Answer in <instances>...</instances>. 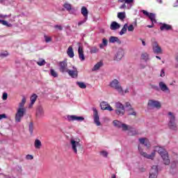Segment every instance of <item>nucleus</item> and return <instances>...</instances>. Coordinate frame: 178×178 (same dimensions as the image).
<instances>
[{
  "mask_svg": "<svg viewBox=\"0 0 178 178\" xmlns=\"http://www.w3.org/2000/svg\"><path fill=\"white\" fill-rule=\"evenodd\" d=\"M138 152L142 156H144V158H146L147 159H154V158L155 157V152H158V154L161 155L163 161L164 165L170 164V160L169 159V154L162 147L156 146L154 147V151L152 152L151 154H147V152L143 151V148H141V147L138 146Z\"/></svg>",
  "mask_w": 178,
  "mask_h": 178,
  "instance_id": "obj_1",
  "label": "nucleus"
},
{
  "mask_svg": "<svg viewBox=\"0 0 178 178\" xmlns=\"http://www.w3.org/2000/svg\"><path fill=\"white\" fill-rule=\"evenodd\" d=\"M113 124L114 127H116L117 129H122V131H129V136H136L138 134L137 130L131 128L128 124H126L119 120H115L113 121Z\"/></svg>",
  "mask_w": 178,
  "mask_h": 178,
  "instance_id": "obj_2",
  "label": "nucleus"
},
{
  "mask_svg": "<svg viewBox=\"0 0 178 178\" xmlns=\"http://www.w3.org/2000/svg\"><path fill=\"white\" fill-rule=\"evenodd\" d=\"M26 104V97H23L22 102L19 104V108L17 109V113H15V122L16 123H20L24 115H26V108H24V104Z\"/></svg>",
  "mask_w": 178,
  "mask_h": 178,
  "instance_id": "obj_3",
  "label": "nucleus"
},
{
  "mask_svg": "<svg viewBox=\"0 0 178 178\" xmlns=\"http://www.w3.org/2000/svg\"><path fill=\"white\" fill-rule=\"evenodd\" d=\"M168 127L173 131H177V124H176V115L172 112L168 113Z\"/></svg>",
  "mask_w": 178,
  "mask_h": 178,
  "instance_id": "obj_4",
  "label": "nucleus"
},
{
  "mask_svg": "<svg viewBox=\"0 0 178 178\" xmlns=\"http://www.w3.org/2000/svg\"><path fill=\"white\" fill-rule=\"evenodd\" d=\"M110 87L113 88V90H116L118 92V94H121V95H124V92H123V88L122 85H120V82L118 79H113L110 82Z\"/></svg>",
  "mask_w": 178,
  "mask_h": 178,
  "instance_id": "obj_5",
  "label": "nucleus"
},
{
  "mask_svg": "<svg viewBox=\"0 0 178 178\" xmlns=\"http://www.w3.org/2000/svg\"><path fill=\"white\" fill-rule=\"evenodd\" d=\"M152 47L154 54L156 55H162V54H163L162 47L159 46V44L156 40H152Z\"/></svg>",
  "mask_w": 178,
  "mask_h": 178,
  "instance_id": "obj_6",
  "label": "nucleus"
},
{
  "mask_svg": "<svg viewBox=\"0 0 178 178\" xmlns=\"http://www.w3.org/2000/svg\"><path fill=\"white\" fill-rule=\"evenodd\" d=\"M115 113L118 115V116H123L124 115V106L120 102L115 103Z\"/></svg>",
  "mask_w": 178,
  "mask_h": 178,
  "instance_id": "obj_7",
  "label": "nucleus"
},
{
  "mask_svg": "<svg viewBox=\"0 0 178 178\" xmlns=\"http://www.w3.org/2000/svg\"><path fill=\"white\" fill-rule=\"evenodd\" d=\"M147 105L149 108H156V109H161L162 106L161 102L155 99L149 100Z\"/></svg>",
  "mask_w": 178,
  "mask_h": 178,
  "instance_id": "obj_8",
  "label": "nucleus"
},
{
  "mask_svg": "<svg viewBox=\"0 0 178 178\" xmlns=\"http://www.w3.org/2000/svg\"><path fill=\"white\" fill-rule=\"evenodd\" d=\"M70 145H71V148H72L73 152H74V154H77V148H81V144L80 143V142H79L74 139L70 140Z\"/></svg>",
  "mask_w": 178,
  "mask_h": 178,
  "instance_id": "obj_9",
  "label": "nucleus"
},
{
  "mask_svg": "<svg viewBox=\"0 0 178 178\" xmlns=\"http://www.w3.org/2000/svg\"><path fill=\"white\" fill-rule=\"evenodd\" d=\"M45 116V111H44V107L42 106H38L36 108V118L38 119H41Z\"/></svg>",
  "mask_w": 178,
  "mask_h": 178,
  "instance_id": "obj_10",
  "label": "nucleus"
},
{
  "mask_svg": "<svg viewBox=\"0 0 178 178\" xmlns=\"http://www.w3.org/2000/svg\"><path fill=\"white\" fill-rule=\"evenodd\" d=\"M93 120L96 126H99L101 124V122L99 121V115H98V110L97 108H93Z\"/></svg>",
  "mask_w": 178,
  "mask_h": 178,
  "instance_id": "obj_11",
  "label": "nucleus"
},
{
  "mask_svg": "<svg viewBox=\"0 0 178 178\" xmlns=\"http://www.w3.org/2000/svg\"><path fill=\"white\" fill-rule=\"evenodd\" d=\"M124 56V50L122 48H119L115 55V60H121V59Z\"/></svg>",
  "mask_w": 178,
  "mask_h": 178,
  "instance_id": "obj_12",
  "label": "nucleus"
},
{
  "mask_svg": "<svg viewBox=\"0 0 178 178\" xmlns=\"http://www.w3.org/2000/svg\"><path fill=\"white\" fill-rule=\"evenodd\" d=\"M158 177V165H153L149 172V178Z\"/></svg>",
  "mask_w": 178,
  "mask_h": 178,
  "instance_id": "obj_13",
  "label": "nucleus"
},
{
  "mask_svg": "<svg viewBox=\"0 0 178 178\" xmlns=\"http://www.w3.org/2000/svg\"><path fill=\"white\" fill-rule=\"evenodd\" d=\"M100 108L102 111H109V112H112L113 111V108L108 102H102L100 103Z\"/></svg>",
  "mask_w": 178,
  "mask_h": 178,
  "instance_id": "obj_14",
  "label": "nucleus"
},
{
  "mask_svg": "<svg viewBox=\"0 0 178 178\" xmlns=\"http://www.w3.org/2000/svg\"><path fill=\"white\" fill-rule=\"evenodd\" d=\"M67 120H69V122H74V120H76V122H83L84 120V118L81 116L68 115Z\"/></svg>",
  "mask_w": 178,
  "mask_h": 178,
  "instance_id": "obj_15",
  "label": "nucleus"
},
{
  "mask_svg": "<svg viewBox=\"0 0 178 178\" xmlns=\"http://www.w3.org/2000/svg\"><path fill=\"white\" fill-rule=\"evenodd\" d=\"M159 86L160 90L163 91V92H170V89H169V87L166 86V83H165L163 81H161L159 83Z\"/></svg>",
  "mask_w": 178,
  "mask_h": 178,
  "instance_id": "obj_16",
  "label": "nucleus"
},
{
  "mask_svg": "<svg viewBox=\"0 0 178 178\" xmlns=\"http://www.w3.org/2000/svg\"><path fill=\"white\" fill-rule=\"evenodd\" d=\"M143 15H145V16H148L150 19L152 23H156V19H155V14L154 13H149L147 10H142Z\"/></svg>",
  "mask_w": 178,
  "mask_h": 178,
  "instance_id": "obj_17",
  "label": "nucleus"
},
{
  "mask_svg": "<svg viewBox=\"0 0 178 178\" xmlns=\"http://www.w3.org/2000/svg\"><path fill=\"white\" fill-rule=\"evenodd\" d=\"M66 72L68 73L69 76L72 79H77V76L79 75V72L76 69L74 70H67Z\"/></svg>",
  "mask_w": 178,
  "mask_h": 178,
  "instance_id": "obj_18",
  "label": "nucleus"
},
{
  "mask_svg": "<svg viewBox=\"0 0 178 178\" xmlns=\"http://www.w3.org/2000/svg\"><path fill=\"white\" fill-rule=\"evenodd\" d=\"M139 143L143 145H145L147 148H149L151 147V143H149V140L145 138H139Z\"/></svg>",
  "mask_w": 178,
  "mask_h": 178,
  "instance_id": "obj_19",
  "label": "nucleus"
},
{
  "mask_svg": "<svg viewBox=\"0 0 178 178\" xmlns=\"http://www.w3.org/2000/svg\"><path fill=\"white\" fill-rule=\"evenodd\" d=\"M63 7L65 8V9H66V10H67V12H69V13H70L71 15H74V12H76V10H74V8H72V5H70V3H65L63 5Z\"/></svg>",
  "mask_w": 178,
  "mask_h": 178,
  "instance_id": "obj_20",
  "label": "nucleus"
},
{
  "mask_svg": "<svg viewBox=\"0 0 178 178\" xmlns=\"http://www.w3.org/2000/svg\"><path fill=\"white\" fill-rule=\"evenodd\" d=\"M108 41L111 44H115V42H117V44H122V40H120V39L116 36H111Z\"/></svg>",
  "mask_w": 178,
  "mask_h": 178,
  "instance_id": "obj_21",
  "label": "nucleus"
},
{
  "mask_svg": "<svg viewBox=\"0 0 178 178\" xmlns=\"http://www.w3.org/2000/svg\"><path fill=\"white\" fill-rule=\"evenodd\" d=\"M78 54L80 60H86V57L84 56V51H83V48H81V47H79Z\"/></svg>",
  "mask_w": 178,
  "mask_h": 178,
  "instance_id": "obj_22",
  "label": "nucleus"
},
{
  "mask_svg": "<svg viewBox=\"0 0 178 178\" xmlns=\"http://www.w3.org/2000/svg\"><path fill=\"white\" fill-rule=\"evenodd\" d=\"M81 13L83 15L86 20L88 19V10L85 6H83L81 10Z\"/></svg>",
  "mask_w": 178,
  "mask_h": 178,
  "instance_id": "obj_23",
  "label": "nucleus"
},
{
  "mask_svg": "<svg viewBox=\"0 0 178 178\" xmlns=\"http://www.w3.org/2000/svg\"><path fill=\"white\" fill-rule=\"evenodd\" d=\"M111 30H118V29H120V24H119L116 22H113L110 26Z\"/></svg>",
  "mask_w": 178,
  "mask_h": 178,
  "instance_id": "obj_24",
  "label": "nucleus"
},
{
  "mask_svg": "<svg viewBox=\"0 0 178 178\" xmlns=\"http://www.w3.org/2000/svg\"><path fill=\"white\" fill-rule=\"evenodd\" d=\"M160 30L161 31H163L165 30L166 31H169V30H172V26L169 25V24H163L161 26H160Z\"/></svg>",
  "mask_w": 178,
  "mask_h": 178,
  "instance_id": "obj_25",
  "label": "nucleus"
},
{
  "mask_svg": "<svg viewBox=\"0 0 178 178\" xmlns=\"http://www.w3.org/2000/svg\"><path fill=\"white\" fill-rule=\"evenodd\" d=\"M37 98H38V96L36 94H33L31 97V104H29V108H31L33 104H35V102L37 101Z\"/></svg>",
  "mask_w": 178,
  "mask_h": 178,
  "instance_id": "obj_26",
  "label": "nucleus"
},
{
  "mask_svg": "<svg viewBox=\"0 0 178 178\" xmlns=\"http://www.w3.org/2000/svg\"><path fill=\"white\" fill-rule=\"evenodd\" d=\"M67 54L70 58L74 57V51H73V47L70 46L67 49Z\"/></svg>",
  "mask_w": 178,
  "mask_h": 178,
  "instance_id": "obj_27",
  "label": "nucleus"
},
{
  "mask_svg": "<svg viewBox=\"0 0 178 178\" xmlns=\"http://www.w3.org/2000/svg\"><path fill=\"white\" fill-rule=\"evenodd\" d=\"M118 17L120 19V20H124L126 19V13L122 12V13H118Z\"/></svg>",
  "mask_w": 178,
  "mask_h": 178,
  "instance_id": "obj_28",
  "label": "nucleus"
},
{
  "mask_svg": "<svg viewBox=\"0 0 178 178\" xmlns=\"http://www.w3.org/2000/svg\"><path fill=\"white\" fill-rule=\"evenodd\" d=\"M34 145H35V148H36V149H40V148H41V146L42 145V144L41 143V140L36 139L35 140Z\"/></svg>",
  "mask_w": 178,
  "mask_h": 178,
  "instance_id": "obj_29",
  "label": "nucleus"
},
{
  "mask_svg": "<svg viewBox=\"0 0 178 178\" xmlns=\"http://www.w3.org/2000/svg\"><path fill=\"white\" fill-rule=\"evenodd\" d=\"M126 33H127V24H125L120 31V35H123V34H126Z\"/></svg>",
  "mask_w": 178,
  "mask_h": 178,
  "instance_id": "obj_30",
  "label": "nucleus"
},
{
  "mask_svg": "<svg viewBox=\"0 0 178 178\" xmlns=\"http://www.w3.org/2000/svg\"><path fill=\"white\" fill-rule=\"evenodd\" d=\"M141 59L147 62V60H149V55L147 53H143L141 55Z\"/></svg>",
  "mask_w": 178,
  "mask_h": 178,
  "instance_id": "obj_31",
  "label": "nucleus"
},
{
  "mask_svg": "<svg viewBox=\"0 0 178 178\" xmlns=\"http://www.w3.org/2000/svg\"><path fill=\"white\" fill-rule=\"evenodd\" d=\"M149 88L152 89V90H154L155 91H159V87H158V86H156V85H154L152 83L149 84Z\"/></svg>",
  "mask_w": 178,
  "mask_h": 178,
  "instance_id": "obj_32",
  "label": "nucleus"
},
{
  "mask_svg": "<svg viewBox=\"0 0 178 178\" xmlns=\"http://www.w3.org/2000/svg\"><path fill=\"white\" fill-rule=\"evenodd\" d=\"M0 24H3V26H6L7 27H12V24H9L3 19H0Z\"/></svg>",
  "mask_w": 178,
  "mask_h": 178,
  "instance_id": "obj_33",
  "label": "nucleus"
},
{
  "mask_svg": "<svg viewBox=\"0 0 178 178\" xmlns=\"http://www.w3.org/2000/svg\"><path fill=\"white\" fill-rule=\"evenodd\" d=\"M38 66H44L45 65V63H47V62H45V60L42 59V58H40L39 60L37 62Z\"/></svg>",
  "mask_w": 178,
  "mask_h": 178,
  "instance_id": "obj_34",
  "label": "nucleus"
},
{
  "mask_svg": "<svg viewBox=\"0 0 178 178\" xmlns=\"http://www.w3.org/2000/svg\"><path fill=\"white\" fill-rule=\"evenodd\" d=\"M77 86H79V87L80 88L84 89V88H87V86L86 85V83H84V82H76Z\"/></svg>",
  "mask_w": 178,
  "mask_h": 178,
  "instance_id": "obj_35",
  "label": "nucleus"
},
{
  "mask_svg": "<svg viewBox=\"0 0 178 178\" xmlns=\"http://www.w3.org/2000/svg\"><path fill=\"white\" fill-rule=\"evenodd\" d=\"M29 133H31V134H33V131H34V124H33V122L29 123Z\"/></svg>",
  "mask_w": 178,
  "mask_h": 178,
  "instance_id": "obj_36",
  "label": "nucleus"
},
{
  "mask_svg": "<svg viewBox=\"0 0 178 178\" xmlns=\"http://www.w3.org/2000/svg\"><path fill=\"white\" fill-rule=\"evenodd\" d=\"M50 74L52 76V77H58V72H56V71H55L54 69H51L50 70Z\"/></svg>",
  "mask_w": 178,
  "mask_h": 178,
  "instance_id": "obj_37",
  "label": "nucleus"
},
{
  "mask_svg": "<svg viewBox=\"0 0 178 178\" xmlns=\"http://www.w3.org/2000/svg\"><path fill=\"white\" fill-rule=\"evenodd\" d=\"M98 51H99V49H98V48L94 47H92L90 49V54H97V52H98Z\"/></svg>",
  "mask_w": 178,
  "mask_h": 178,
  "instance_id": "obj_38",
  "label": "nucleus"
},
{
  "mask_svg": "<svg viewBox=\"0 0 178 178\" xmlns=\"http://www.w3.org/2000/svg\"><path fill=\"white\" fill-rule=\"evenodd\" d=\"M102 66H104V61H99L95 64L94 67H102Z\"/></svg>",
  "mask_w": 178,
  "mask_h": 178,
  "instance_id": "obj_39",
  "label": "nucleus"
},
{
  "mask_svg": "<svg viewBox=\"0 0 178 178\" xmlns=\"http://www.w3.org/2000/svg\"><path fill=\"white\" fill-rule=\"evenodd\" d=\"M178 161H174L171 163V169H175L177 166Z\"/></svg>",
  "mask_w": 178,
  "mask_h": 178,
  "instance_id": "obj_40",
  "label": "nucleus"
},
{
  "mask_svg": "<svg viewBox=\"0 0 178 178\" xmlns=\"http://www.w3.org/2000/svg\"><path fill=\"white\" fill-rule=\"evenodd\" d=\"M100 155H102V156H104V158H107L108 157V152L102 151V152H100Z\"/></svg>",
  "mask_w": 178,
  "mask_h": 178,
  "instance_id": "obj_41",
  "label": "nucleus"
},
{
  "mask_svg": "<svg viewBox=\"0 0 178 178\" xmlns=\"http://www.w3.org/2000/svg\"><path fill=\"white\" fill-rule=\"evenodd\" d=\"M44 41L45 42H51V41H52V38L49 36L44 35Z\"/></svg>",
  "mask_w": 178,
  "mask_h": 178,
  "instance_id": "obj_42",
  "label": "nucleus"
},
{
  "mask_svg": "<svg viewBox=\"0 0 178 178\" xmlns=\"http://www.w3.org/2000/svg\"><path fill=\"white\" fill-rule=\"evenodd\" d=\"M127 29H128V31L129 32L134 31V26H133V24H130Z\"/></svg>",
  "mask_w": 178,
  "mask_h": 178,
  "instance_id": "obj_43",
  "label": "nucleus"
},
{
  "mask_svg": "<svg viewBox=\"0 0 178 178\" xmlns=\"http://www.w3.org/2000/svg\"><path fill=\"white\" fill-rule=\"evenodd\" d=\"M60 66L61 67H66V66H67V63L66 62V60L62 61L60 63Z\"/></svg>",
  "mask_w": 178,
  "mask_h": 178,
  "instance_id": "obj_44",
  "label": "nucleus"
},
{
  "mask_svg": "<svg viewBox=\"0 0 178 178\" xmlns=\"http://www.w3.org/2000/svg\"><path fill=\"white\" fill-rule=\"evenodd\" d=\"M125 3H127V5H133L134 0H125Z\"/></svg>",
  "mask_w": 178,
  "mask_h": 178,
  "instance_id": "obj_45",
  "label": "nucleus"
},
{
  "mask_svg": "<svg viewBox=\"0 0 178 178\" xmlns=\"http://www.w3.org/2000/svg\"><path fill=\"white\" fill-rule=\"evenodd\" d=\"M102 44H104V47L108 45V40H106V38H103Z\"/></svg>",
  "mask_w": 178,
  "mask_h": 178,
  "instance_id": "obj_46",
  "label": "nucleus"
},
{
  "mask_svg": "<svg viewBox=\"0 0 178 178\" xmlns=\"http://www.w3.org/2000/svg\"><path fill=\"white\" fill-rule=\"evenodd\" d=\"M2 99L6 101L8 99V93L4 92L2 96Z\"/></svg>",
  "mask_w": 178,
  "mask_h": 178,
  "instance_id": "obj_47",
  "label": "nucleus"
},
{
  "mask_svg": "<svg viewBox=\"0 0 178 178\" xmlns=\"http://www.w3.org/2000/svg\"><path fill=\"white\" fill-rule=\"evenodd\" d=\"M26 159L31 161V159H34V157L31 154H28V155H26Z\"/></svg>",
  "mask_w": 178,
  "mask_h": 178,
  "instance_id": "obj_48",
  "label": "nucleus"
},
{
  "mask_svg": "<svg viewBox=\"0 0 178 178\" xmlns=\"http://www.w3.org/2000/svg\"><path fill=\"white\" fill-rule=\"evenodd\" d=\"M87 22V19H86V18H84L83 20L78 22V26H81V24H84V23H86Z\"/></svg>",
  "mask_w": 178,
  "mask_h": 178,
  "instance_id": "obj_49",
  "label": "nucleus"
},
{
  "mask_svg": "<svg viewBox=\"0 0 178 178\" xmlns=\"http://www.w3.org/2000/svg\"><path fill=\"white\" fill-rule=\"evenodd\" d=\"M54 28H55V29H58V30H60V31H62V30L63 29L62 28V26H60V25H55V26H54Z\"/></svg>",
  "mask_w": 178,
  "mask_h": 178,
  "instance_id": "obj_50",
  "label": "nucleus"
},
{
  "mask_svg": "<svg viewBox=\"0 0 178 178\" xmlns=\"http://www.w3.org/2000/svg\"><path fill=\"white\" fill-rule=\"evenodd\" d=\"M10 15H1L0 14V17H1V19H6V17H10Z\"/></svg>",
  "mask_w": 178,
  "mask_h": 178,
  "instance_id": "obj_51",
  "label": "nucleus"
},
{
  "mask_svg": "<svg viewBox=\"0 0 178 178\" xmlns=\"http://www.w3.org/2000/svg\"><path fill=\"white\" fill-rule=\"evenodd\" d=\"M2 119H6V114H0V120H2Z\"/></svg>",
  "mask_w": 178,
  "mask_h": 178,
  "instance_id": "obj_52",
  "label": "nucleus"
},
{
  "mask_svg": "<svg viewBox=\"0 0 178 178\" xmlns=\"http://www.w3.org/2000/svg\"><path fill=\"white\" fill-rule=\"evenodd\" d=\"M160 76H161V77H165V70H161Z\"/></svg>",
  "mask_w": 178,
  "mask_h": 178,
  "instance_id": "obj_53",
  "label": "nucleus"
},
{
  "mask_svg": "<svg viewBox=\"0 0 178 178\" xmlns=\"http://www.w3.org/2000/svg\"><path fill=\"white\" fill-rule=\"evenodd\" d=\"M129 115L136 116V115H137V113H136V111H133L132 113H129Z\"/></svg>",
  "mask_w": 178,
  "mask_h": 178,
  "instance_id": "obj_54",
  "label": "nucleus"
},
{
  "mask_svg": "<svg viewBox=\"0 0 178 178\" xmlns=\"http://www.w3.org/2000/svg\"><path fill=\"white\" fill-rule=\"evenodd\" d=\"M126 8V4H122L120 7V9H124Z\"/></svg>",
  "mask_w": 178,
  "mask_h": 178,
  "instance_id": "obj_55",
  "label": "nucleus"
},
{
  "mask_svg": "<svg viewBox=\"0 0 178 178\" xmlns=\"http://www.w3.org/2000/svg\"><path fill=\"white\" fill-rule=\"evenodd\" d=\"M97 70H99V67H95L92 70V72H95Z\"/></svg>",
  "mask_w": 178,
  "mask_h": 178,
  "instance_id": "obj_56",
  "label": "nucleus"
},
{
  "mask_svg": "<svg viewBox=\"0 0 178 178\" xmlns=\"http://www.w3.org/2000/svg\"><path fill=\"white\" fill-rule=\"evenodd\" d=\"M123 92H124V95L125 94H127V92H129V88H127L124 91L123 90Z\"/></svg>",
  "mask_w": 178,
  "mask_h": 178,
  "instance_id": "obj_57",
  "label": "nucleus"
},
{
  "mask_svg": "<svg viewBox=\"0 0 178 178\" xmlns=\"http://www.w3.org/2000/svg\"><path fill=\"white\" fill-rule=\"evenodd\" d=\"M104 47H105L104 44H99V48H100L101 49H103Z\"/></svg>",
  "mask_w": 178,
  "mask_h": 178,
  "instance_id": "obj_58",
  "label": "nucleus"
},
{
  "mask_svg": "<svg viewBox=\"0 0 178 178\" xmlns=\"http://www.w3.org/2000/svg\"><path fill=\"white\" fill-rule=\"evenodd\" d=\"M129 106H131L130 103H129V102L126 103V107L129 108Z\"/></svg>",
  "mask_w": 178,
  "mask_h": 178,
  "instance_id": "obj_59",
  "label": "nucleus"
},
{
  "mask_svg": "<svg viewBox=\"0 0 178 178\" xmlns=\"http://www.w3.org/2000/svg\"><path fill=\"white\" fill-rule=\"evenodd\" d=\"M66 69H67L66 67H62L60 71L61 72H65L66 70Z\"/></svg>",
  "mask_w": 178,
  "mask_h": 178,
  "instance_id": "obj_60",
  "label": "nucleus"
},
{
  "mask_svg": "<svg viewBox=\"0 0 178 178\" xmlns=\"http://www.w3.org/2000/svg\"><path fill=\"white\" fill-rule=\"evenodd\" d=\"M142 44L143 45V47H145L146 44H145V41L142 40Z\"/></svg>",
  "mask_w": 178,
  "mask_h": 178,
  "instance_id": "obj_61",
  "label": "nucleus"
},
{
  "mask_svg": "<svg viewBox=\"0 0 178 178\" xmlns=\"http://www.w3.org/2000/svg\"><path fill=\"white\" fill-rule=\"evenodd\" d=\"M1 56H8V54H1Z\"/></svg>",
  "mask_w": 178,
  "mask_h": 178,
  "instance_id": "obj_62",
  "label": "nucleus"
},
{
  "mask_svg": "<svg viewBox=\"0 0 178 178\" xmlns=\"http://www.w3.org/2000/svg\"><path fill=\"white\" fill-rule=\"evenodd\" d=\"M157 2H159V3H162V0H156Z\"/></svg>",
  "mask_w": 178,
  "mask_h": 178,
  "instance_id": "obj_63",
  "label": "nucleus"
},
{
  "mask_svg": "<svg viewBox=\"0 0 178 178\" xmlns=\"http://www.w3.org/2000/svg\"><path fill=\"white\" fill-rule=\"evenodd\" d=\"M111 178H116V175H113L111 176Z\"/></svg>",
  "mask_w": 178,
  "mask_h": 178,
  "instance_id": "obj_64",
  "label": "nucleus"
}]
</instances>
